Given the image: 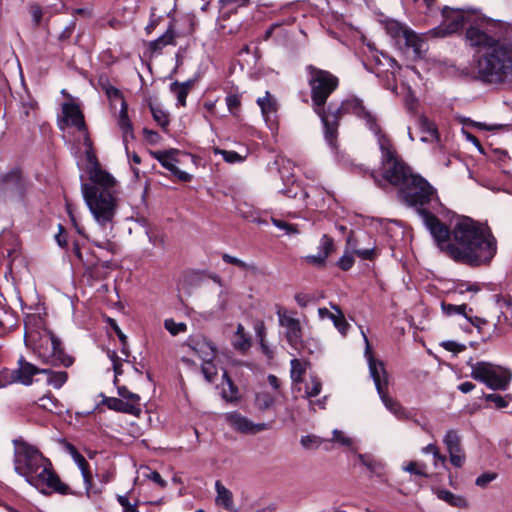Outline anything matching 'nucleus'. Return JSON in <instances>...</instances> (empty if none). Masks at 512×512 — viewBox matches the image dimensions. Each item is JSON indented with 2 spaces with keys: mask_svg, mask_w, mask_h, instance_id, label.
<instances>
[{
  "mask_svg": "<svg viewBox=\"0 0 512 512\" xmlns=\"http://www.w3.org/2000/svg\"><path fill=\"white\" fill-rule=\"evenodd\" d=\"M306 372V364L299 359L291 360V379L294 384L302 382V377Z\"/></svg>",
  "mask_w": 512,
  "mask_h": 512,
  "instance_id": "obj_34",
  "label": "nucleus"
},
{
  "mask_svg": "<svg viewBox=\"0 0 512 512\" xmlns=\"http://www.w3.org/2000/svg\"><path fill=\"white\" fill-rule=\"evenodd\" d=\"M45 341L46 344L51 346L50 352H42L39 350V356L45 363H50L52 365H63L65 367H69L73 364V358L64 353L61 347V342L53 333L49 332Z\"/></svg>",
  "mask_w": 512,
  "mask_h": 512,
  "instance_id": "obj_11",
  "label": "nucleus"
},
{
  "mask_svg": "<svg viewBox=\"0 0 512 512\" xmlns=\"http://www.w3.org/2000/svg\"><path fill=\"white\" fill-rule=\"evenodd\" d=\"M30 12H31L33 21L35 22L36 25H38L42 18V10H41L40 6L31 5Z\"/></svg>",
  "mask_w": 512,
  "mask_h": 512,
  "instance_id": "obj_61",
  "label": "nucleus"
},
{
  "mask_svg": "<svg viewBox=\"0 0 512 512\" xmlns=\"http://www.w3.org/2000/svg\"><path fill=\"white\" fill-rule=\"evenodd\" d=\"M277 315L280 326L285 329V338L289 345L296 350H302L304 345L300 320L292 317L285 310H278Z\"/></svg>",
  "mask_w": 512,
  "mask_h": 512,
  "instance_id": "obj_10",
  "label": "nucleus"
},
{
  "mask_svg": "<svg viewBox=\"0 0 512 512\" xmlns=\"http://www.w3.org/2000/svg\"><path fill=\"white\" fill-rule=\"evenodd\" d=\"M378 143L382 154V179H379L374 172L371 173L372 178L378 185H381L382 181H386L401 187L413 174L409 167L398 157L390 140L385 135L380 134L378 136Z\"/></svg>",
  "mask_w": 512,
  "mask_h": 512,
  "instance_id": "obj_5",
  "label": "nucleus"
},
{
  "mask_svg": "<svg viewBox=\"0 0 512 512\" xmlns=\"http://www.w3.org/2000/svg\"><path fill=\"white\" fill-rule=\"evenodd\" d=\"M171 89L173 91H175L176 95H177V99H178V102L182 105V106H185L186 104V98H187V95H188V87L187 85H184V84H179L178 82H174L172 85H171Z\"/></svg>",
  "mask_w": 512,
  "mask_h": 512,
  "instance_id": "obj_50",
  "label": "nucleus"
},
{
  "mask_svg": "<svg viewBox=\"0 0 512 512\" xmlns=\"http://www.w3.org/2000/svg\"><path fill=\"white\" fill-rule=\"evenodd\" d=\"M117 500L123 507V512H139L137 509V503L131 504L126 495H118Z\"/></svg>",
  "mask_w": 512,
  "mask_h": 512,
  "instance_id": "obj_56",
  "label": "nucleus"
},
{
  "mask_svg": "<svg viewBox=\"0 0 512 512\" xmlns=\"http://www.w3.org/2000/svg\"><path fill=\"white\" fill-rule=\"evenodd\" d=\"M233 346L235 349L240 351H245L250 347V340L246 336L244 326L242 324L237 325Z\"/></svg>",
  "mask_w": 512,
  "mask_h": 512,
  "instance_id": "obj_32",
  "label": "nucleus"
},
{
  "mask_svg": "<svg viewBox=\"0 0 512 512\" xmlns=\"http://www.w3.org/2000/svg\"><path fill=\"white\" fill-rule=\"evenodd\" d=\"M306 71L314 111L321 115L325 110L327 99L337 89L339 79L331 72L317 68L314 65L306 66Z\"/></svg>",
  "mask_w": 512,
  "mask_h": 512,
  "instance_id": "obj_6",
  "label": "nucleus"
},
{
  "mask_svg": "<svg viewBox=\"0 0 512 512\" xmlns=\"http://www.w3.org/2000/svg\"><path fill=\"white\" fill-rule=\"evenodd\" d=\"M444 444L447 450L461 446V438L455 430H449L444 436Z\"/></svg>",
  "mask_w": 512,
  "mask_h": 512,
  "instance_id": "obj_45",
  "label": "nucleus"
},
{
  "mask_svg": "<svg viewBox=\"0 0 512 512\" xmlns=\"http://www.w3.org/2000/svg\"><path fill=\"white\" fill-rule=\"evenodd\" d=\"M262 115L266 121L270 120L271 116L277 111V102L272 95L267 91L263 97L257 99Z\"/></svg>",
  "mask_w": 512,
  "mask_h": 512,
  "instance_id": "obj_26",
  "label": "nucleus"
},
{
  "mask_svg": "<svg viewBox=\"0 0 512 512\" xmlns=\"http://www.w3.org/2000/svg\"><path fill=\"white\" fill-rule=\"evenodd\" d=\"M332 114L336 119H339L343 114H354L363 119L372 131L380 135V128L377 125L375 116L364 107L362 101L358 98L346 99Z\"/></svg>",
  "mask_w": 512,
  "mask_h": 512,
  "instance_id": "obj_9",
  "label": "nucleus"
},
{
  "mask_svg": "<svg viewBox=\"0 0 512 512\" xmlns=\"http://www.w3.org/2000/svg\"><path fill=\"white\" fill-rule=\"evenodd\" d=\"M151 113L153 116V119L163 128L166 129V127L169 124V119L167 114L160 108L150 106Z\"/></svg>",
  "mask_w": 512,
  "mask_h": 512,
  "instance_id": "obj_48",
  "label": "nucleus"
},
{
  "mask_svg": "<svg viewBox=\"0 0 512 512\" xmlns=\"http://www.w3.org/2000/svg\"><path fill=\"white\" fill-rule=\"evenodd\" d=\"M295 301L300 307H306L310 303L311 297L304 293H298L295 295Z\"/></svg>",
  "mask_w": 512,
  "mask_h": 512,
  "instance_id": "obj_62",
  "label": "nucleus"
},
{
  "mask_svg": "<svg viewBox=\"0 0 512 512\" xmlns=\"http://www.w3.org/2000/svg\"><path fill=\"white\" fill-rule=\"evenodd\" d=\"M507 398L511 399V397L509 395H507L505 397H503L499 394H486L485 395V400L494 403V405L499 409L505 408L508 406L509 400Z\"/></svg>",
  "mask_w": 512,
  "mask_h": 512,
  "instance_id": "obj_51",
  "label": "nucleus"
},
{
  "mask_svg": "<svg viewBox=\"0 0 512 512\" xmlns=\"http://www.w3.org/2000/svg\"><path fill=\"white\" fill-rule=\"evenodd\" d=\"M380 55L385 60V65L390 67L393 70V72L395 70H399L400 69V66L398 65V63L396 62V60L394 58L384 54L383 52H381Z\"/></svg>",
  "mask_w": 512,
  "mask_h": 512,
  "instance_id": "obj_63",
  "label": "nucleus"
},
{
  "mask_svg": "<svg viewBox=\"0 0 512 512\" xmlns=\"http://www.w3.org/2000/svg\"><path fill=\"white\" fill-rule=\"evenodd\" d=\"M214 152L216 154H221L223 156L224 160L226 162H228V163L242 162L246 158V156H242V155H240L239 153H237L235 151H227V150H222V149H219V148H215Z\"/></svg>",
  "mask_w": 512,
  "mask_h": 512,
  "instance_id": "obj_46",
  "label": "nucleus"
},
{
  "mask_svg": "<svg viewBox=\"0 0 512 512\" xmlns=\"http://www.w3.org/2000/svg\"><path fill=\"white\" fill-rule=\"evenodd\" d=\"M164 327L172 336H176L187 331L186 323L175 322L172 318L164 320Z\"/></svg>",
  "mask_w": 512,
  "mask_h": 512,
  "instance_id": "obj_38",
  "label": "nucleus"
},
{
  "mask_svg": "<svg viewBox=\"0 0 512 512\" xmlns=\"http://www.w3.org/2000/svg\"><path fill=\"white\" fill-rule=\"evenodd\" d=\"M353 263H354V258L352 255H349V254H344L339 259V262H338L340 268L344 271L349 270L353 266Z\"/></svg>",
  "mask_w": 512,
  "mask_h": 512,
  "instance_id": "obj_59",
  "label": "nucleus"
},
{
  "mask_svg": "<svg viewBox=\"0 0 512 512\" xmlns=\"http://www.w3.org/2000/svg\"><path fill=\"white\" fill-rule=\"evenodd\" d=\"M437 496L439 499L447 502L451 506H454V507H466L467 506L466 500L463 497L457 496L448 490H439L437 492Z\"/></svg>",
  "mask_w": 512,
  "mask_h": 512,
  "instance_id": "obj_31",
  "label": "nucleus"
},
{
  "mask_svg": "<svg viewBox=\"0 0 512 512\" xmlns=\"http://www.w3.org/2000/svg\"><path fill=\"white\" fill-rule=\"evenodd\" d=\"M332 442L338 443L342 446L349 447L352 445L353 441L350 437L346 436L342 431L338 429H334L332 432Z\"/></svg>",
  "mask_w": 512,
  "mask_h": 512,
  "instance_id": "obj_52",
  "label": "nucleus"
},
{
  "mask_svg": "<svg viewBox=\"0 0 512 512\" xmlns=\"http://www.w3.org/2000/svg\"><path fill=\"white\" fill-rule=\"evenodd\" d=\"M228 384V390H223V397L228 401H235L238 399V388L233 384L232 380L228 377L227 373L223 374Z\"/></svg>",
  "mask_w": 512,
  "mask_h": 512,
  "instance_id": "obj_47",
  "label": "nucleus"
},
{
  "mask_svg": "<svg viewBox=\"0 0 512 512\" xmlns=\"http://www.w3.org/2000/svg\"><path fill=\"white\" fill-rule=\"evenodd\" d=\"M321 117V120L325 127V138L330 144V146H335V139H336V133H337V121L338 119L333 116V121L329 119V116L326 115L325 110H323V114L319 115Z\"/></svg>",
  "mask_w": 512,
  "mask_h": 512,
  "instance_id": "obj_29",
  "label": "nucleus"
},
{
  "mask_svg": "<svg viewBox=\"0 0 512 512\" xmlns=\"http://www.w3.org/2000/svg\"><path fill=\"white\" fill-rule=\"evenodd\" d=\"M378 394L384 406L396 417L402 419L407 416L405 409L396 399L389 396L387 390H382V392Z\"/></svg>",
  "mask_w": 512,
  "mask_h": 512,
  "instance_id": "obj_27",
  "label": "nucleus"
},
{
  "mask_svg": "<svg viewBox=\"0 0 512 512\" xmlns=\"http://www.w3.org/2000/svg\"><path fill=\"white\" fill-rule=\"evenodd\" d=\"M225 101L230 113L236 115L241 105L240 97L236 94H230L226 97Z\"/></svg>",
  "mask_w": 512,
  "mask_h": 512,
  "instance_id": "obj_53",
  "label": "nucleus"
},
{
  "mask_svg": "<svg viewBox=\"0 0 512 512\" xmlns=\"http://www.w3.org/2000/svg\"><path fill=\"white\" fill-rule=\"evenodd\" d=\"M47 383L56 389L61 388L68 379V374L65 371H52L48 369Z\"/></svg>",
  "mask_w": 512,
  "mask_h": 512,
  "instance_id": "obj_33",
  "label": "nucleus"
},
{
  "mask_svg": "<svg viewBox=\"0 0 512 512\" xmlns=\"http://www.w3.org/2000/svg\"><path fill=\"white\" fill-rule=\"evenodd\" d=\"M441 346L447 350L454 353H458L461 351H464L466 349V346L464 344L457 343L455 341H445L441 344Z\"/></svg>",
  "mask_w": 512,
  "mask_h": 512,
  "instance_id": "obj_58",
  "label": "nucleus"
},
{
  "mask_svg": "<svg viewBox=\"0 0 512 512\" xmlns=\"http://www.w3.org/2000/svg\"><path fill=\"white\" fill-rule=\"evenodd\" d=\"M368 363L369 372L374 381L377 392L381 393L382 390H388L389 377L383 362L377 361L370 356Z\"/></svg>",
  "mask_w": 512,
  "mask_h": 512,
  "instance_id": "obj_19",
  "label": "nucleus"
},
{
  "mask_svg": "<svg viewBox=\"0 0 512 512\" xmlns=\"http://www.w3.org/2000/svg\"><path fill=\"white\" fill-rule=\"evenodd\" d=\"M394 26L397 28L396 34H402V39L405 41V46L412 48L415 58H421L423 53L427 51L425 40L406 27L401 25Z\"/></svg>",
  "mask_w": 512,
  "mask_h": 512,
  "instance_id": "obj_17",
  "label": "nucleus"
},
{
  "mask_svg": "<svg viewBox=\"0 0 512 512\" xmlns=\"http://www.w3.org/2000/svg\"><path fill=\"white\" fill-rule=\"evenodd\" d=\"M449 453L450 462L454 467L461 468L465 463V454L462 446L447 450Z\"/></svg>",
  "mask_w": 512,
  "mask_h": 512,
  "instance_id": "obj_39",
  "label": "nucleus"
},
{
  "mask_svg": "<svg viewBox=\"0 0 512 512\" xmlns=\"http://www.w3.org/2000/svg\"><path fill=\"white\" fill-rule=\"evenodd\" d=\"M185 345L202 361L213 360L216 356L217 350L215 345L204 336H190Z\"/></svg>",
  "mask_w": 512,
  "mask_h": 512,
  "instance_id": "obj_12",
  "label": "nucleus"
},
{
  "mask_svg": "<svg viewBox=\"0 0 512 512\" xmlns=\"http://www.w3.org/2000/svg\"><path fill=\"white\" fill-rule=\"evenodd\" d=\"M176 154L175 150L170 151H156L153 152L152 155L154 158H156L161 165L169 170L174 176H176L180 181L188 182L192 179V175L180 170L175 162L176 159L174 158V155Z\"/></svg>",
  "mask_w": 512,
  "mask_h": 512,
  "instance_id": "obj_16",
  "label": "nucleus"
},
{
  "mask_svg": "<svg viewBox=\"0 0 512 512\" xmlns=\"http://www.w3.org/2000/svg\"><path fill=\"white\" fill-rule=\"evenodd\" d=\"M117 392L122 400H124L126 403L134 404L140 407V396L136 393L130 392L126 386H118Z\"/></svg>",
  "mask_w": 512,
  "mask_h": 512,
  "instance_id": "obj_40",
  "label": "nucleus"
},
{
  "mask_svg": "<svg viewBox=\"0 0 512 512\" xmlns=\"http://www.w3.org/2000/svg\"><path fill=\"white\" fill-rule=\"evenodd\" d=\"M348 245L353 247L354 253L360 257L361 259H373L375 256V246L372 245L367 248H356L353 244V240L351 238L348 239Z\"/></svg>",
  "mask_w": 512,
  "mask_h": 512,
  "instance_id": "obj_43",
  "label": "nucleus"
},
{
  "mask_svg": "<svg viewBox=\"0 0 512 512\" xmlns=\"http://www.w3.org/2000/svg\"><path fill=\"white\" fill-rule=\"evenodd\" d=\"M495 479V474H482L476 479V485L480 487L486 486Z\"/></svg>",
  "mask_w": 512,
  "mask_h": 512,
  "instance_id": "obj_60",
  "label": "nucleus"
},
{
  "mask_svg": "<svg viewBox=\"0 0 512 512\" xmlns=\"http://www.w3.org/2000/svg\"><path fill=\"white\" fill-rule=\"evenodd\" d=\"M331 308L334 310V312H331L325 307L318 309V315L320 319H330L335 328L343 335L346 336L348 333V330L350 328V324L346 321L344 313L339 308V306L331 304Z\"/></svg>",
  "mask_w": 512,
  "mask_h": 512,
  "instance_id": "obj_18",
  "label": "nucleus"
},
{
  "mask_svg": "<svg viewBox=\"0 0 512 512\" xmlns=\"http://www.w3.org/2000/svg\"><path fill=\"white\" fill-rule=\"evenodd\" d=\"M73 460L81 471L85 483L86 493L89 496L92 492V475L87 460L77 450H73Z\"/></svg>",
  "mask_w": 512,
  "mask_h": 512,
  "instance_id": "obj_23",
  "label": "nucleus"
},
{
  "mask_svg": "<svg viewBox=\"0 0 512 512\" xmlns=\"http://www.w3.org/2000/svg\"><path fill=\"white\" fill-rule=\"evenodd\" d=\"M467 43L476 48V78L488 84L512 81V39L492 34L489 27L472 25L465 33Z\"/></svg>",
  "mask_w": 512,
  "mask_h": 512,
  "instance_id": "obj_2",
  "label": "nucleus"
},
{
  "mask_svg": "<svg viewBox=\"0 0 512 512\" xmlns=\"http://www.w3.org/2000/svg\"><path fill=\"white\" fill-rule=\"evenodd\" d=\"M175 31L172 25H169L163 35L150 42V49L154 52L161 51L167 45H175Z\"/></svg>",
  "mask_w": 512,
  "mask_h": 512,
  "instance_id": "obj_28",
  "label": "nucleus"
},
{
  "mask_svg": "<svg viewBox=\"0 0 512 512\" xmlns=\"http://www.w3.org/2000/svg\"><path fill=\"white\" fill-rule=\"evenodd\" d=\"M102 403L109 409L117 412L127 413L134 416H138L141 413L140 407L134 404L126 403L124 400L116 397H105Z\"/></svg>",
  "mask_w": 512,
  "mask_h": 512,
  "instance_id": "obj_22",
  "label": "nucleus"
},
{
  "mask_svg": "<svg viewBox=\"0 0 512 512\" xmlns=\"http://www.w3.org/2000/svg\"><path fill=\"white\" fill-rule=\"evenodd\" d=\"M24 192V181L18 171H11L0 178V193L7 197H20Z\"/></svg>",
  "mask_w": 512,
  "mask_h": 512,
  "instance_id": "obj_14",
  "label": "nucleus"
},
{
  "mask_svg": "<svg viewBox=\"0 0 512 512\" xmlns=\"http://www.w3.org/2000/svg\"><path fill=\"white\" fill-rule=\"evenodd\" d=\"M14 470L26 482L47 495L45 488L66 495L69 487L53 471L52 463L35 447L22 441H14Z\"/></svg>",
  "mask_w": 512,
  "mask_h": 512,
  "instance_id": "obj_4",
  "label": "nucleus"
},
{
  "mask_svg": "<svg viewBox=\"0 0 512 512\" xmlns=\"http://www.w3.org/2000/svg\"><path fill=\"white\" fill-rule=\"evenodd\" d=\"M226 422L236 431L244 434H255L268 429L266 423H253L238 412H230L225 415Z\"/></svg>",
  "mask_w": 512,
  "mask_h": 512,
  "instance_id": "obj_13",
  "label": "nucleus"
},
{
  "mask_svg": "<svg viewBox=\"0 0 512 512\" xmlns=\"http://www.w3.org/2000/svg\"><path fill=\"white\" fill-rule=\"evenodd\" d=\"M59 403L58 399L51 394H46L38 400L39 407L49 412H57Z\"/></svg>",
  "mask_w": 512,
  "mask_h": 512,
  "instance_id": "obj_37",
  "label": "nucleus"
},
{
  "mask_svg": "<svg viewBox=\"0 0 512 512\" xmlns=\"http://www.w3.org/2000/svg\"><path fill=\"white\" fill-rule=\"evenodd\" d=\"M272 223L277 228L285 231V233L288 234V235H290V234H297L298 233V229H297L296 225L289 224L287 222H284L282 220L275 219V218H272Z\"/></svg>",
  "mask_w": 512,
  "mask_h": 512,
  "instance_id": "obj_55",
  "label": "nucleus"
},
{
  "mask_svg": "<svg viewBox=\"0 0 512 512\" xmlns=\"http://www.w3.org/2000/svg\"><path fill=\"white\" fill-rule=\"evenodd\" d=\"M419 128L423 133H426L427 136L423 137L422 140H436L438 139V131L433 122H431L427 117L421 116L418 119Z\"/></svg>",
  "mask_w": 512,
  "mask_h": 512,
  "instance_id": "obj_30",
  "label": "nucleus"
},
{
  "mask_svg": "<svg viewBox=\"0 0 512 512\" xmlns=\"http://www.w3.org/2000/svg\"><path fill=\"white\" fill-rule=\"evenodd\" d=\"M19 367L15 371L14 378L24 385L32 383V377L39 373H48V369H39L35 365L27 362L23 357L18 361Z\"/></svg>",
  "mask_w": 512,
  "mask_h": 512,
  "instance_id": "obj_20",
  "label": "nucleus"
},
{
  "mask_svg": "<svg viewBox=\"0 0 512 512\" xmlns=\"http://www.w3.org/2000/svg\"><path fill=\"white\" fill-rule=\"evenodd\" d=\"M319 251L315 255H307L305 257L306 262L314 265H323L334 249L333 239L328 235L324 234L320 239L318 247Z\"/></svg>",
  "mask_w": 512,
  "mask_h": 512,
  "instance_id": "obj_21",
  "label": "nucleus"
},
{
  "mask_svg": "<svg viewBox=\"0 0 512 512\" xmlns=\"http://www.w3.org/2000/svg\"><path fill=\"white\" fill-rule=\"evenodd\" d=\"M118 125L122 131L124 142H127L128 138H134L133 126L128 117V106L126 101H122V107L119 111Z\"/></svg>",
  "mask_w": 512,
  "mask_h": 512,
  "instance_id": "obj_24",
  "label": "nucleus"
},
{
  "mask_svg": "<svg viewBox=\"0 0 512 512\" xmlns=\"http://www.w3.org/2000/svg\"><path fill=\"white\" fill-rule=\"evenodd\" d=\"M202 373L208 382L214 381V379L217 375V369H216L215 365L213 364V360L203 361Z\"/></svg>",
  "mask_w": 512,
  "mask_h": 512,
  "instance_id": "obj_49",
  "label": "nucleus"
},
{
  "mask_svg": "<svg viewBox=\"0 0 512 512\" xmlns=\"http://www.w3.org/2000/svg\"><path fill=\"white\" fill-rule=\"evenodd\" d=\"M239 268H241L247 272H250L252 274H257L259 271L258 267L254 263H246L242 260L240 262Z\"/></svg>",
  "mask_w": 512,
  "mask_h": 512,
  "instance_id": "obj_64",
  "label": "nucleus"
},
{
  "mask_svg": "<svg viewBox=\"0 0 512 512\" xmlns=\"http://www.w3.org/2000/svg\"><path fill=\"white\" fill-rule=\"evenodd\" d=\"M471 377L493 390H506L511 382L510 370L489 362H476L471 365Z\"/></svg>",
  "mask_w": 512,
  "mask_h": 512,
  "instance_id": "obj_7",
  "label": "nucleus"
},
{
  "mask_svg": "<svg viewBox=\"0 0 512 512\" xmlns=\"http://www.w3.org/2000/svg\"><path fill=\"white\" fill-rule=\"evenodd\" d=\"M424 465H419L415 461H410L405 467L404 470L415 475L419 476H426L425 472L423 471Z\"/></svg>",
  "mask_w": 512,
  "mask_h": 512,
  "instance_id": "obj_57",
  "label": "nucleus"
},
{
  "mask_svg": "<svg viewBox=\"0 0 512 512\" xmlns=\"http://www.w3.org/2000/svg\"><path fill=\"white\" fill-rule=\"evenodd\" d=\"M215 486L217 490L216 504L227 511L235 512L232 493L220 481H217Z\"/></svg>",
  "mask_w": 512,
  "mask_h": 512,
  "instance_id": "obj_25",
  "label": "nucleus"
},
{
  "mask_svg": "<svg viewBox=\"0 0 512 512\" xmlns=\"http://www.w3.org/2000/svg\"><path fill=\"white\" fill-rule=\"evenodd\" d=\"M399 195L407 205L417 208L437 247L454 261L480 266L488 264L496 255L497 241L487 225L461 217L449 230L435 215L423 208L432 202L439 203L435 188L423 177L410 176L401 186Z\"/></svg>",
  "mask_w": 512,
  "mask_h": 512,
  "instance_id": "obj_1",
  "label": "nucleus"
},
{
  "mask_svg": "<svg viewBox=\"0 0 512 512\" xmlns=\"http://www.w3.org/2000/svg\"><path fill=\"white\" fill-rule=\"evenodd\" d=\"M300 443L303 448L312 450L317 449L323 443V439L316 435H306L301 437Z\"/></svg>",
  "mask_w": 512,
  "mask_h": 512,
  "instance_id": "obj_44",
  "label": "nucleus"
},
{
  "mask_svg": "<svg viewBox=\"0 0 512 512\" xmlns=\"http://www.w3.org/2000/svg\"><path fill=\"white\" fill-rule=\"evenodd\" d=\"M322 383L317 376H310L305 385V397L311 398L317 396L321 391Z\"/></svg>",
  "mask_w": 512,
  "mask_h": 512,
  "instance_id": "obj_36",
  "label": "nucleus"
},
{
  "mask_svg": "<svg viewBox=\"0 0 512 512\" xmlns=\"http://www.w3.org/2000/svg\"><path fill=\"white\" fill-rule=\"evenodd\" d=\"M442 309H443L444 313L447 315L461 314L464 317L467 316V310H469V312L472 311V309L468 308V306L466 304L453 305V304L442 303Z\"/></svg>",
  "mask_w": 512,
  "mask_h": 512,
  "instance_id": "obj_41",
  "label": "nucleus"
},
{
  "mask_svg": "<svg viewBox=\"0 0 512 512\" xmlns=\"http://www.w3.org/2000/svg\"><path fill=\"white\" fill-rule=\"evenodd\" d=\"M64 120L67 124L75 126L79 131L84 133L85 145L90 147L91 141L87 134V128L84 121V115L80 111L79 107L73 103H65L62 107Z\"/></svg>",
  "mask_w": 512,
  "mask_h": 512,
  "instance_id": "obj_15",
  "label": "nucleus"
},
{
  "mask_svg": "<svg viewBox=\"0 0 512 512\" xmlns=\"http://www.w3.org/2000/svg\"><path fill=\"white\" fill-rule=\"evenodd\" d=\"M443 21L438 26L428 31L427 35L430 37H445L461 30L465 24L482 25L483 27H489L488 22H472V16L462 10H455L450 7H444L442 10Z\"/></svg>",
  "mask_w": 512,
  "mask_h": 512,
  "instance_id": "obj_8",
  "label": "nucleus"
},
{
  "mask_svg": "<svg viewBox=\"0 0 512 512\" xmlns=\"http://www.w3.org/2000/svg\"><path fill=\"white\" fill-rule=\"evenodd\" d=\"M89 179L90 183L81 185V191L105 238L104 241H96L95 245L114 253L116 246L108 240L107 230H112L113 220L118 209L117 181L98 164L90 169Z\"/></svg>",
  "mask_w": 512,
  "mask_h": 512,
  "instance_id": "obj_3",
  "label": "nucleus"
},
{
  "mask_svg": "<svg viewBox=\"0 0 512 512\" xmlns=\"http://www.w3.org/2000/svg\"><path fill=\"white\" fill-rule=\"evenodd\" d=\"M359 460H360V462H361L363 465H365V466H366V467H367V468H368L372 473H379L380 469L382 468V465H381L379 462H377V461H375V460H373V459L369 458V457H368V456H366V455H361V454H360V455H359Z\"/></svg>",
  "mask_w": 512,
  "mask_h": 512,
  "instance_id": "obj_54",
  "label": "nucleus"
},
{
  "mask_svg": "<svg viewBox=\"0 0 512 512\" xmlns=\"http://www.w3.org/2000/svg\"><path fill=\"white\" fill-rule=\"evenodd\" d=\"M274 403V398L266 392L256 394L255 404L260 410L269 409Z\"/></svg>",
  "mask_w": 512,
  "mask_h": 512,
  "instance_id": "obj_42",
  "label": "nucleus"
},
{
  "mask_svg": "<svg viewBox=\"0 0 512 512\" xmlns=\"http://www.w3.org/2000/svg\"><path fill=\"white\" fill-rule=\"evenodd\" d=\"M100 84H101L102 88L105 90V93H106L107 97L109 98L111 104H114L116 101H119L120 106L122 107V101H125V100H124L123 95L120 92V90L117 89L116 87L110 85L107 80L105 82H102V80H100Z\"/></svg>",
  "mask_w": 512,
  "mask_h": 512,
  "instance_id": "obj_35",
  "label": "nucleus"
}]
</instances>
